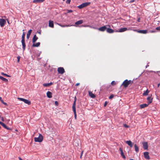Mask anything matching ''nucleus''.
<instances>
[{"instance_id": "obj_44", "label": "nucleus", "mask_w": 160, "mask_h": 160, "mask_svg": "<svg viewBox=\"0 0 160 160\" xmlns=\"http://www.w3.org/2000/svg\"><path fill=\"white\" fill-rule=\"evenodd\" d=\"M55 104L56 106H58V102L57 101H56L55 102Z\"/></svg>"}, {"instance_id": "obj_50", "label": "nucleus", "mask_w": 160, "mask_h": 160, "mask_svg": "<svg viewBox=\"0 0 160 160\" xmlns=\"http://www.w3.org/2000/svg\"><path fill=\"white\" fill-rule=\"evenodd\" d=\"M151 32H156L155 31H152Z\"/></svg>"}, {"instance_id": "obj_52", "label": "nucleus", "mask_w": 160, "mask_h": 160, "mask_svg": "<svg viewBox=\"0 0 160 160\" xmlns=\"http://www.w3.org/2000/svg\"><path fill=\"white\" fill-rule=\"evenodd\" d=\"M19 160H22V159L20 157L18 158Z\"/></svg>"}, {"instance_id": "obj_47", "label": "nucleus", "mask_w": 160, "mask_h": 160, "mask_svg": "<svg viewBox=\"0 0 160 160\" xmlns=\"http://www.w3.org/2000/svg\"><path fill=\"white\" fill-rule=\"evenodd\" d=\"M2 103L3 104H4V105H5L6 106H8L6 102H3Z\"/></svg>"}, {"instance_id": "obj_58", "label": "nucleus", "mask_w": 160, "mask_h": 160, "mask_svg": "<svg viewBox=\"0 0 160 160\" xmlns=\"http://www.w3.org/2000/svg\"><path fill=\"white\" fill-rule=\"evenodd\" d=\"M134 1V0H133V1H131V2H133Z\"/></svg>"}, {"instance_id": "obj_45", "label": "nucleus", "mask_w": 160, "mask_h": 160, "mask_svg": "<svg viewBox=\"0 0 160 160\" xmlns=\"http://www.w3.org/2000/svg\"><path fill=\"white\" fill-rule=\"evenodd\" d=\"M108 104V102L106 101L105 103H104V107H106V105H107Z\"/></svg>"}, {"instance_id": "obj_26", "label": "nucleus", "mask_w": 160, "mask_h": 160, "mask_svg": "<svg viewBox=\"0 0 160 160\" xmlns=\"http://www.w3.org/2000/svg\"><path fill=\"white\" fill-rule=\"evenodd\" d=\"M72 108L73 111L74 113L75 118L76 119L77 115H76V108L72 107Z\"/></svg>"}, {"instance_id": "obj_18", "label": "nucleus", "mask_w": 160, "mask_h": 160, "mask_svg": "<svg viewBox=\"0 0 160 160\" xmlns=\"http://www.w3.org/2000/svg\"><path fill=\"white\" fill-rule=\"evenodd\" d=\"M106 31L107 32L109 33H112L114 32V30L110 28H107Z\"/></svg>"}, {"instance_id": "obj_2", "label": "nucleus", "mask_w": 160, "mask_h": 160, "mask_svg": "<svg viewBox=\"0 0 160 160\" xmlns=\"http://www.w3.org/2000/svg\"><path fill=\"white\" fill-rule=\"evenodd\" d=\"M34 139L35 142H41L43 140V137L41 134H39L38 137L34 138Z\"/></svg>"}, {"instance_id": "obj_36", "label": "nucleus", "mask_w": 160, "mask_h": 160, "mask_svg": "<svg viewBox=\"0 0 160 160\" xmlns=\"http://www.w3.org/2000/svg\"><path fill=\"white\" fill-rule=\"evenodd\" d=\"M114 97V95L113 94L111 95L109 97V98L110 99H112Z\"/></svg>"}, {"instance_id": "obj_23", "label": "nucleus", "mask_w": 160, "mask_h": 160, "mask_svg": "<svg viewBox=\"0 0 160 160\" xmlns=\"http://www.w3.org/2000/svg\"><path fill=\"white\" fill-rule=\"evenodd\" d=\"M22 48L23 50L24 51L25 50L26 45L25 42V40H22Z\"/></svg>"}, {"instance_id": "obj_28", "label": "nucleus", "mask_w": 160, "mask_h": 160, "mask_svg": "<svg viewBox=\"0 0 160 160\" xmlns=\"http://www.w3.org/2000/svg\"><path fill=\"white\" fill-rule=\"evenodd\" d=\"M0 79H1L2 80L6 82H7L8 81V80L7 79L1 76H0Z\"/></svg>"}, {"instance_id": "obj_55", "label": "nucleus", "mask_w": 160, "mask_h": 160, "mask_svg": "<svg viewBox=\"0 0 160 160\" xmlns=\"http://www.w3.org/2000/svg\"><path fill=\"white\" fill-rule=\"evenodd\" d=\"M83 153V151H82V152L81 153V154H82V155Z\"/></svg>"}, {"instance_id": "obj_59", "label": "nucleus", "mask_w": 160, "mask_h": 160, "mask_svg": "<svg viewBox=\"0 0 160 160\" xmlns=\"http://www.w3.org/2000/svg\"><path fill=\"white\" fill-rule=\"evenodd\" d=\"M62 0L63 1H64L65 0Z\"/></svg>"}, {"instance_id": "obj_5", "label": "nucleus", "mask_w": 160, "mask_h": 160, "mask_svg": "<svg viewBox=\"0 0 160 160\" xmlns=\"http://www.w3.org/2000/svg\"><path fill=\"white\" fill-rule=\"evenodd\" d=\"M58 73L62 74L64 73L65 70L64 68L62 67H59L58 68Z\"/></svg>"}, {"instance_id": "obj_35", "label": "nucleus", "mask_w": 160, "mask_h": 160, "mask_svg": "<svg viewBox=\"0 0 160 160\" xmlns=\"http://www.w3.org/2000/svg\"><path fill=\"white\" fill-rule=\"evenodd\" d=\"M1 74L2 75H4V76H6L7 77H10V76L9 75H8L6 73H4L3 72H1Z\"/></svg>"}, {"instance_id": "obj_24", "label": "nucleus", "mask_w": 160, "mask_h": 160, "mask_svg": "<svg viewBox=\"0 0 160 160\" xmlns=\"http://www.w3.org/2000/svg\"><path fill=\"white\" fill-rule=\"evenodd\" d=\"M147 100L148 101V104H149L152 102V98L151 97H149L147 98Z\"/></svg>"}, {"instance_id": "obj_21", "label": "nucleus", "mask_w": 160, "mask_h": 160, "mask_svg": "<svg viewBox=\"0 0 160 160\" xmlns=\"http://www.w3.org/2000/svg\"><path fill=\"white\" fill-rule=\"evenodd\" d=\"M47 97L49 98H51L52 97V93L50 91H48L47 93Z\"/></svg>"}, {"instance_id": "obj_17", "label": "nucleus", "mask_w": 160, "mask_h": 160, "mask_svg": "<svg viewBox=\"0 0 160 160\" xmlns=\"http://www.w3.org/2000/svg\"><path fill=\"white\" fill-rule=\"evenodd\" d=\"M38 37L36 35H34L32 39V42L33 43H34L38 39Z\"/></svg>"}, {"instance_id": "obj_46", "label": "nucleus", "mask_w": 160, "mask_h": 160, "mask_svg": "<svg viewBox=\"0 0 160 160\" xmlns=\"http://www.w3.org/2000/svg\"><path fill=\"white\" fill-rule=\"evenodd\" d=\"M0 101L2 103L4 102L3 100L2 99V98L1 97H0Z\"/></svg>"}, {"instance_id": "obj_20", "label": "nucleus", "mask_w": 160, "mask_h": 160, "mask_svg": "<svg viewBox=\"0 0 160 160\" xmlns=\"http://www.w3.org/2000/svg\"><path fill=\"white\" fill-rule=\"evenodd\" d=\"M32 32V30H31V29H30L28 31V32L27 34V39H28L29 38L30 35Z\"/></svg>"}, {"instance_id": "obj_49", "label": "nucleus", "mask_w": 160, "mask_h": 160, "mask_svg": "<svg viewBox=\"0 0 160 160\" xmlns=\"http://www.w3.org/2000/svg\"><path fill=\"white\" fill-rule=\"evenodd\" d=\"M79 84H80L79 83H77L76 84V86H78L79 85Z\"/></svg>"}, {"instance_id": "obj_53", "label": "nucleus", "mask_w": 160, "mask_h": 160, "mask_svg": "<svg viewBox=\"0 0 160 160\" xmlns=\"http://www.w3.org/2000/svg\"><path fill=\"white\" fill-rule=\"evenodd\" d=\"M160 85V83H158V87H159V86Z\"/></svg>"}, {"instance_id": "obj_32", "label": "nucleus", "mask_w": 160, "mask_h": 160, "mask_svg": "<svg viewBox=\"0 0 160 160\" xmlns=\"http://www.w3.org/2000/svg\"><path fill=\"white\" fill-rule=\"evenodd\" d=\"M149 92V91L148 89H147L145 92H144L143 93V95L145 96L148 95Z\"/></svg>"}, {"instance_id": "obj_19", "label": "nucleus", "mask_w": 160, "mask_h": 160, "mask_svg": "<svg viewBox=\"0 0 160 160\" xmlns=\"http://www.w3.org/2000/svg\"><path fill=\"white\" fill-rule=\"evenodd\" d=\"M45 0H34L33 2L34 3L42 2L44 1Z\"/></svg>"}, {"instance_id": "obj_14", "label": "nucleus", "mask_w": 160, "mask_h": 160, "mask_svg": "<svg viewBox=\"0 0 160 160\" xmlns=\"http://www.w3.org/2000/svg\"><path fill=\"white\" fill-rule=\"evenodd\" d=\"M88 94L89 96L92 98H94L96 97L95 95L90 91H88Z\"/></svg>"}, {"instance_id": "obj_57", "label": "nucleus", "mask_w": 160, "mask_h": 160, "mask_svg": "<svg viewBox=\"0 0 160 160\" xmlns=\"http://www.w3.org/2000/svg\"><path fill=\"white\" fill-rule=\"evenodd\" d=\"M149 65H147L146 66V68H147V67Z\"/></svg>"}, {"instance_id": "obj_34", "label": "nucleus", "mask_w": 160, "mask_h": 160, "mask_svg": "<svg viewBox=\"0 0 160 160\" xmlns=\"http://www.w3.org/2000/svg\"><path fill=\"white\" fill-rule=\"evenodd\" d=\"M121 156H122V158L124 159H125L126 158V156L124 155L123 152H122L120 153Z\"/></svg>"}, {"instance_id": "obj_13", "label": "nucleus", "mask_w": 160, "mask_h": 160, "mask_svg": "<svg viewBox=\"0 0 160 160\" xmlns=\"http://www.w3.org/2000/svg\"><path fill=\"white\" fill-rule=\"evenodd\" d=\"M126 142L127 144L128 145H129L131 148L133 146V144L132 142L130 141H127Z\"/></svg>"}, {"instance_id": "obj_10", "label": "nucleus", "mask_w": 160, "mask_h": 160, "mask_svg": "<svg viewBox=\"0 0 160 160\" xmlns=\"http://www.w3.org/2000/svg\"><path fill=\"white\" fill-rule=\"evenodd\" d=\"M129 29H128L126 28H122L120 29L119 30V31H117V32H122L125 31L127 30H129Z\"/></svg>"}, {"instance_id": "obj_48", "label": "nucleus", "mask_w": 160, "mask_h": 160, "mask_svg": "<svg viewBox=\"0 0 160 160\" xmlns=\"http://www.w3.org/2000/svg\"><path fill=\"white\" fill-rule=\"evenodd\" d=\"M1 120L3 121H4V119L3 117H1Z\"/></svg>"}, {"instance_id": "obj_9", "label": "nucleus", "mask_w": 160, "mask_h": 160, "mask_svg": "<svg viewBox=\"0 0 160 160\" xmlns=\"http://www.w3.org/2000/svg\"><path fill=\"white\" fill-rule=\"evenodd\" d=\"M107 29V27L104 26L102 27H100L98 28V29L100 31L104 32Z\"/></svg>"}, {"instance_id": "obj_56", "label": "nucleus", "mask_w": 160, "mask_h": 160, "mask_svg": "<svg viewBox=\"0 0 160 160\" xmlns=\"http://www.w3.org/2000/svg\"><path fill=\"white\" fill-rule=\"evenodd\" d=\"M129 160H134L133 159H130Z\"/></svg>"}, {"instance_id": "obj_25", "label": "nucleus", "mask_w": 160, "mask_h": 160, "mask_svg": "<svg viewBox=\"0 0 160 160\" xmlns=\"http://www.w3.org/2000/svg\"><path fill=\"white\" fill-rule=\"evenodd\" d=\"M40 43L39 42H38L36 43H34L32 45V47H38L40 45Z\"/></svg>"}, {"instance_id": "obj_42", "label": "nucleus", "mask_w": 160, "mask_h": 160, "mask_svg": "<svg viewBox=\"0 0 160 160\" xmlns=\"http://www.w3.org/2000/svg\"><path fill=\"white\" fill-rule=\"evenodd\" d=\"M71 1V0H67L66 2L67 3L69 4Z\"/></svg>"}, {"instance_id": "obj_22", "label": "nucleus", "mask_w": 160, "mask_h": 160, "mask_svg": "<svg viewBox=\"0 0 160 160\" xmlns=\"http://www.w3.org/2000/svg\"><path fill=\"white\" fill-rule=\"evenodd\" d=\"M83 22V21L82 20H79L77 22H76L75 23V24L76 25H79L82 24Z\"/></svg>"}, {"instance_id": "obj_40", "label": "nucleus", "mask_w": 160, "mask_h": 160, "mask_svg": "<svg viewBox=\"0 0 160 160\" xmlns=\"http://www.w3.org/2000/svg\"><path fill=\"white\" fill-rule=\"evenodd\" d=\"M119 150L120 152V153L123 152L122 149L121 148H119Z\"/></svg>"}, {"instance_id": "obj_51", "label": "nucleus", "mask_w": 160, "mask_h": 160, "mask_svg": "<svg viewBox=\"0 0 160 160\" xmlns=\"http://www.w3.org/2000/svg\"><path fill=\"white\" fill-rule=\"evenodd\" d=\"M140 18H138V22H140Z\"/></svg>"}, {"instance_id": "obj_7", "label": "nucleus", "mask_w": 160, "mask_h": 160, "mask_svg": "<svg viewBox=\"0 0 160 160\" xmlns=\"http://www.w3.org/2000/svg\"><path fill=\"white\" fill-rule=\"evenodd\" d=\"M142 144L143 145V148L144 149L146 150L148 149V146L147 142H142Z\"/></svg>"}, {"instance_id": "obj_8", "label": "nucleus", "mask_w": 160, "mask_h": 160, "mask_svg": "<svg viewBox=\"0 0 160 160\" xmlns=\"http://www.w3.org/2000/svg\"><path fill=\"white\" fill-rule=\"evenodd\" d=\"M144 155L145 158L147 159H149L150 157L149 155V153L148 152H144Z\"/></svg>"}, {"instance_id": "obj_6", "label": "nucleus", "mask_w": 160, "mask_h": 160, "mask_svg": "<svg viewBox=\"0 0 160 160\" xmlns=\"http://www.w3.org/2000/svg\"><path fill=\"white\" fill-rule=\"evenodd\" d=\"M6 22L5 20L3 19H0V25L1 27H3Z\"/></svg>"}, {"instance_id": "obj_15", "label": "nucleus", "mask_w": 160, "mask_h": 160, "mask_svg": "<svg viewBox=\"0 0 160 160\" xmlns=\"http://www.w3.org/2000/svg\"><path fill=\"white\" fill-rule=\"evenodd\" d=\"M137 32L139 33H141L143 34H146L148 32L147 30H138Z\"/></svg>"}, {"instance_id": "obj_11", "label": "nucleus", "mask_w": 160, "mask_h": 160, "mask_svg": "<svg viewBox=\"0 0 160 160\" xmlns=\"http://www.w3.org/2000/svg\"><path fill=\"white\" fill-rule=\"evenodd\" d=\"M0 124L7 130L10 129V128L7 127V126L4 123L1 121H0Z\"/></svg>"}, {"instance_id": "obj_1", "label": "nucleus", "mask_w": 160, "mask_h": 160, "mask_svg": "<svg viewBox=\"0 0 160 160\" xmlns=\"http://www.w3.org/2000/svg\"><path fill=\"white\" fill-rule=\"evenodd\" d=\"M133 82V80H128V79H126L123 82L121 85L123 86L125 88H127L129 84H132Z\"/></svg>"}, {"instance_id": "obj_39", "label": "nucleus", "mask_w": 160, "mask_h": 160, "mask_svg": "<svg viewBox=\"0 0 160 160\" xmlns=\"http://www.w3.org/2000/svg\"><path fill=\"white\" fill-rule=\"evenodd\" d=\"M123 126L125 128H128L129 127V126L126 124H124Z\"/></svg>"}, {"instance_id": "obj_33", "label": "nucleus", "mask_w": 160, "mask_h": 160, "mask_svg": "<svg viewBox=\"0 0 160 160\" xmlns=\"http://www.w3.org/2000/svg\"><path fill=\"white\" fill-rule=\"evenodd\" d=\"M25 32H23V34H22V40H24V38H25Z\"/></svg>"}, {"instance_id": "obj_43", "label": "nucleus", "mask_w": 160, "mask_h": 160, "mask_svg": "<svg viewBox=\"0 0 160 160\" xmlns=\"http://www.w3.org/2000/svg\"><path fill=\"white\" fill-rule=\"evenodd\" d=\"M156 29L157 30H160V27H157L156 28Z\"/></svg>"}, {"instance_id": "obj_16", "label": "nucleus", "mask_w": 160, "mask_h": 160, "mask_svg": "<svg viewBox=\"0 0 160 160\" xmlns=\"http://www.w3.org/2000/svg\"><path fill=\"white\" fill-rule=\"evenodd\" d=\"M149 105V104H146L144 103L143 104H141L140 105V107L141 108H144L145 107H146Z\"/></svg>"}, {"instance_id": "obj_12", "label": "nucleus", "mask_w": 160, "mask_h": 160, "mask_svg": "<svg viewBox=\"0 0 160 160\" xmlns=\"http://www.w3.org/2000/svg\"><path fill=\"white\" fill-rule=\"evenodd\" d=\"M49 26L52 28H53L54 24L53 22L51 20L49 21Z\"/></svg>"}, {"instance_id": "obj_31", "label": "nucleus", "mask_w": 160, "mask_h": 160, "mask_svg": "<svg viewBox=\"0 0 160 160\" xmlns=\"http://www.w3.org/2000/svg\"><path fill=\"white\" fill-rule=\"evenodd\" d=\"M57 24L58 25L61 26L62 27H69V26H71V25H61V24L58 23Z\"/></svg>"}, {"instance_id": "obj_37", "label": "nucleus", "mask_w": 160, "mask_h": 160, "mask_svg": "<svg viewBox=\"0 0 160 160\" xmlns=\"http://www.w3.org/2000/svg\"><path fill=\"white\" fill-rule=\"evenodd\" d=\"M20 56H18L17 57V59H18V60H17V61H18V62H19V61H20Z\"/></svg>"}, {"instance_id": "obj_38", "label": "nucleus", "mask_w": 160, "mask_h": 160, "mask_svg": "<svg viewBox=\"0 0 160 160\" xmlns=\"http://www.w3.org/2000/svg\"><path fill=\"white\" fill-rule=\"evenodd\" d=\"M111 84L112 85H115L116 84V82L114 81H113L111 82Z\"/></svg>"}, {"instance_id": "obj_27", "label": "nucleus", "mask_w": 160, "mask_h": 160, "mask_svg": "<svg viewBox=\"0 0 160 160\" xmlns=\"http://www.w3.org/2000/svg\"><path fill=\"white\" fill-rule=\"evenodd\" d=\"M134 147L136 152H138L139 151V148L138 147L136 144H135L134 145Z\"/></svg>"}, {"instance_id": "obj_29", "label": "nucleus", "mask_w": 160, "mask_h": 160, "mask_svg": "<svg viewBox=\"0 0 160 160\" xmlns=\"http://www.w3.org/2000/svg\"><path fill=\"white\" fill-rule=\"evenodd\" d=\"M52 83L51 82L50 83H44V84H43V85L44 87H49V86H51V85H52Z\"/></svg>"}, {"instance_id": "obj_3", "label": "nucleus", "mask_w": 160, "mask_h": 160, "mask_svg": "<svg viewBox=\"0 0 160 160\" xmlns=\"http://www.w3.org/2000/svg\"><path fill=\"white\" fill-rule=\"evenodd\" d=\"M90 2H87L82 3L81 4L78 6V8L80 9L82 8L86 7L90 4Z\"/></svg>"}, {"instance_id": "obj_30", "label": "nucleus", "mask_w": 160, "mask_h": 160, "mask_svg": "<svg viewBox=\"0 0 160 160\" xmlns=\"http://www.w3.org/2000/svg\"><path fill=\"white\" fill-rule=\"evenodd\" d=\"M76 100H77L76 97H75V98H74V101L73 102L72 107L76 108L75 106H76Z\"/></svg>"}, {"instance_id": "obj_54", "label": "nucleus", "mask_w": 160, "mask_h": 160, "mask_svg": "<svg viewBox=\"0 0 160 160\" xmlns=\"http://www.w3.org/2000/svg\"><path fill=\"white\" fill-rule=\"evenodd\" d=\"M82 154H81V156H80V158H82Z\"/></svg>"}, {"instance_id": "obj_41", "label": "nucleus", "mask_w": 160, "mask_h": 160, "mask_svg": "<svg viewBox=\"0 0 160 160\" xmlns=\"http://www.w3.org/2000/svg\"><path fill=\"white\" fill-rule=\"evenodd\" d=\"M72 12V10H67V13H69L70 12Z\"/></svg>"}, {"instance_id": "obj_4", "label": "nucleus", "mask_w": 160, "mask_h": 160, "mask_svg": "<svg viewBox=\"0 0 160 160\" xmlns=\"http://www.w3.org/2000/svg\"><path fill=\"white\" fill-rule=\"evenodd\" d=\"M18 99L20 101L23 102L27 104L28 105H30L31 104V102L28 100L19 98H18Z\"/></svg>"}]
</instances>
